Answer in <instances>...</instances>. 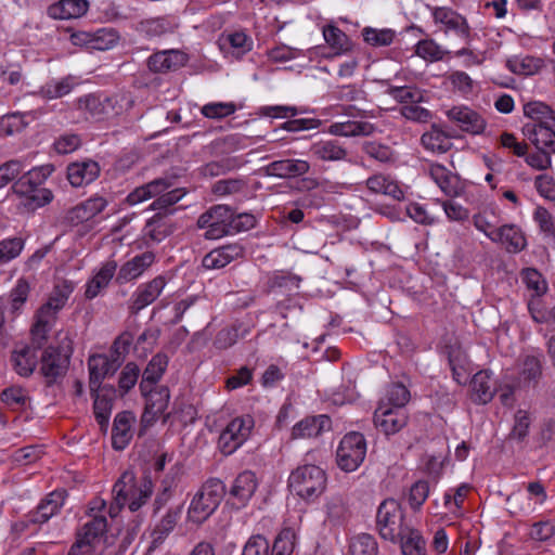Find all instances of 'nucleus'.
<instances>
[{
  "label": "nucleus",
  "mask_w": 555,
  "mask_h": 555,
  "mask_svg": "<svg viewBox=\"0 0 555 555\" xmlns=\"http://www.w3.org/2000/svg\"><path fill=\"white\" fill-rule=\"evenodd\" d=\"M68 296L69 285L66 282L62 286L59 284L54 286L48 301L37 310L34 317V323L30 328V346L41 349L47 343L56 314L65 306Z\"/></svg>",
  "instance_id": "1"
},
{
  "label": "nucleus",
  "mask_w": 555,
  "mask_h": 555,
  "mask_svg": "<svg viewBox=\"0 0 555 555\" xmlns=\"http://www.w3.org/2000/svg\"><path fill=\"white\" fill-rule=\"evenodd\" d=\"M152 493V481L145 478L140 487L135 485L132 472H125L113 487L114 502L109 506V516L115 517L120 508L128 504L131 512L138 511Z\"/></svg>",
  "instance_id": "2"
},
{
  "label": "nucleus",
  "mask_w": 555,
  "mask_h": 555,
  "mask_svg": "<svg viewBox=\"0 0 555 555\" xmlns=\"http://www.w3.org/2000/svg\"><path fill=\"white\" fill-rule=\"evenodd\" d=\"M225 494V486L218 478H209L193 496L188 518L194 524H203L219 506Z\"/></svg>",
  "instance_id": "3"
},
{
  "label": "nucleus",
  "mask_w": 555,
  "mask_h": 555,
  "mask_svg": "<svg viewBox=\"0 0 555 555\" xmlns=\"http://www.w3.org/2000/svg\"><path fill=\"white\" fill-rule=\"evenodd\" d=\"M288 487L301 499L314 500L325 490V472L312 464L298 466L288 478Z\"/></svg>",
  "instance_id": "4"
},
{
  "label": "nucleus",
  "mask_w": 555,
  "mask_h": 555,
  "mask_svg": "<svg viewBox=\"0 0 555 555\" xmlns=\"http://www.w3.org/2000/svg\"><path fill=\"white\" fill-rule=\"evenodd\" d=\"M60 345H50L41 356V373L50 382H55L66 374L69 365V334L59 335Z\"/></svg>",
  "instance_id": "5"
},
{
  "label": "nucleus",
  "mask_w": 555,
  "mask_h": 555,
  "mask_svg": "<svg viewBox=\"0 0 555 555\" xmlns=\"http://www.w3.org/2000/svg\"><path fill=\"white\" fill-rule=\"evenodd\" d=\"M376 524L383 539L397 542L408 527L404 525V514L401 505L395 499L384 500L376 515Z\"/></svg>",
  "instance_id": "6"
},
{
  "label": "nucleus",
  "mask_w": 555,
  "mask_h": 555,
  "mask_svg": "<svg viewBox=\"0 0 555 555\" xmlns=\"http://www.w3.org/2000/svg\"><path fill=\"white\" fill-rule=\"evenodd\" d=\"M366 441L362 434L351 431L345 435L336 451L338 466L345 472L356 470L364 461Z\"/></svg>",
  "instance_id": "7"
},
{
  "label": "nucleus",
  "mask_w": 555,
  "mask_h": 555,
  "mask_svg": "<svg viewBox=\"0 0 555 555\" xmlns=\"http://www.w3.org/2000/svg\"><path fill=\"white\" fill-rule=\"evenodd\" d=\"M40 185L37 180L30 178L29 172L13 184V192L21 197L20 207H23L25 211H34L52 201V192L40 188Z\"/></svg>",
  "instance_id": "8"
},
{
  "label": "nucleus",
  "mask_w": 555,
  "mask_h": 555,
  "mask_svg": "<svg viewBox=\"0 0 555 555\" xmlns=\"http://www.w3.org/2000/svg\"><path fill=\"white\" fill-rule=\"evenodd\" d=\"M232 209L227 205H215L198 217L197 225L206 229L207 240H217L231 234Z\"/></svg>",
  "instance_id": "9"
},
{
  "label": "nucleus",
  "mask_w": 555,
  "mask_h": 555,
  "mask_svg": "<svg viewBox=\"0 0 555 555\" xmlns=\"http://www.w3.org/2000/svg\"><path fill=\"white\" fill-rule=\"evenodd\" d=\"M254 426V421L247 417H235L222 430L219 437L220 450L223 454H232L247 439Z\"/></svg>",
  "instance_id": "10"
},
{
  "label": "nucleus",
  "mask_w": 555,
  "mask_h": 555,
  "mask_svg": "<svg viewBox=\"0 0 555 555\" xmlns=\"http://www.w3.org/2000/svg\"><path fill=\"white\" fill-rule=\"evenodd\" d=\"M118 40V31L114 28H100L94 33L72 29V44L87 50L105 51L115 47Z\"/></svg>",
  "instance_id": "11"
},
{
  "label": "nucleus",
  "mask_w": 555,
  "mask_h": 555,
  "mask_svg": "<svg viewBox=\"0 0 555 555\" xmlns=\"http://www.w3.org/2000/svg\"><path fill=\"white\" fill-rule=\"evenodd\" d=\"M433 18L436 24L441 25V29L447 33H454L457 37L464 39L467 43L470 39V27L467 20L449 7H429Z\"/></svg>",
  "instance_id": "12"
},
{
  "label": "nucleus",
  "mask_w": 555,
  "mask_h": 555,
  "mask_svg": "<svg viewBox=\"0 0 555 555\" xmlns=\"http://www.w3.org/2000/svg\"><path fill=\"white\" fill-rule=\"evenodd\" d=\"M93 399V414L101 431L106 433L109 426V418L114 403L117 398L115 386L105 384L99 387L95 391L90 390Z\"/></svg>",
  "instance_id": "13"
},
{
  "label": "nucleus",
  "mask_w": 555,
  "mask_h": 555,
  "mask_svg": "<svg viewBox=\"0 0 555 555\" xmlns=\"http://www.w3.org/2000/svg\"><path fill=\"white\" fill-rule=\"evenodd\" d=\"M409 416L403 409L379 404L374 412L375 427L386 436L399 433L408 424Z\"/></svg>",
  "instance_id": "14"
},
{
  "label": "nucleus",
  "mask_w": 555,
  "mask_h": 555,
  "mask_svg": "<svg viewBox=\"0 0 555 555\" xmlns=\"http://www.w3.org/2000/svg\"><path fill=\"white\" fill-rule=\"evenodd\" d=\"M107 519L104 515H89V518L76 529L75 542L101 548V542L107 532Z\"/></svg>",
  "instance_id": "15"
},
{
  "label": "nucleus",
  "mask_w": 555,
  "mask_h": 555,
  "mask_svg": "<svg viewBox=\"0 0 555 555\" xmlns=\"http://www.w3.org/2000/svg\"><path fill=\"white\" fill-rule=\"evenodd\" d=\"M145 397V408L142 414V422L146 424L154 423L164 415L168 408L170 391L167 386H150L149 391H141Z\"/></svg>",
  "instance_id": "16"
},
{
  "label": "nucleus",
  "mask_w": 555,
  "mask_h": 555,
  "mask_svg": "<svg viewBox=\"0 0 555 555\" xmlns=\"http://www.w3.org/2000/svg\"><path fill=\"white\" fill-rule=\"evenodd\" d=\"M119 367L118 361L112 360L106 353L90 356L88 359L89 389L95 391L102 387L103 380L113 376Z\"/></svg>",
  "instance_id": "17"
},
{
  "label": "nucleus",
  "mask_w": 555,
  "mask_h": 555,
  "mask_svg": "<svg viewBox=\"0 0 555 555\" xmlns=\"http://www.w3.org/2000/svg\"><path fill=\"white\" fill-rule=\"evenodd\" d=\"M447 116L462 131L472 134H479L486 128L485 118L467 106H454L447 112Z\"/></svg>",
  "instance_id": "18"
},
{
  "label": "nucleus",
  "mask_w": 555,
  "mask_h": 555,
  "mask_svg": "<svg viewBox=\"0 0 555 555\" xmlns=\"http://www.w3.org/2000/svg\"><path fill=\"white\" fill-rule=\"evenodd\" d=\"M135 415L131 411L117 413L112 428V447L121 451L127 448L133 437V424Z\"/></svg>",
  "instance_id": "19"
},
{
  "label": "nucleus",
  "mask_w": 555,
  "mask_h": 555,
  "mask_svg": "<svg viewBox=\"0 0 555 555\" xmlns=\"http://www.w3.org/2000/svg\"><path fill=\"white\" fill-rule=\"evenodd\" d=\"M489 238L494 243L502 244L508 253H519L527 246L524 232L516 224H504L496 230H491Z\"/></svg>",
  "instance_id": "20"
},
{
  "label": "nucleus",
  "mask_w": 555,
  "mask_h": 555,
  "mask_svg": "<svg viewBox=\"0 0 555 555\" xmlns=\"http://www.w3.org/2000/svg\"><path fill=\"white\" fill-rule=\"evenodd\" d=\"M470 399L478 404L490 402L496 392V383L489 370L477 372L470 379Z\"/></svg>",
  "instance_id": "21"
},
{
  "label": "nucleus",
  "mask_w": 555,
  "mask_h": 555,
  "mask_svg": "<svg viewBox=\"0 0 555 555\" xmlns=\"http://www.w3.org/2000/svg\"><path fill=\"white\" fill-rule=\"evenodd\" d=\"M555 124L541 125L535 122H527L522 127V133L537 147V150H545L555 153Z\"/></svg>",
  "instance_id": "22"
},
{
  "label": "nucleus",
  "mask_w": 555,
  "mask_h": 555,
  "mask_svg": "<svg viewBox=\"0 0 555 555\" xmlns=\"http://www.w3.org/2000/svg\"><path fill=\"white\" fill-rule=\"evenodd\" d=\"M166 285L164 276L158 275L152 281L142 284L133 294L132 302L130 306L131 313H138L152 302H154Z\"/></svg>",
  "instance_id": "23"
},
{
  "label": "nucleus",
  "mask_w": 555,
  "mask_h": 555,
  "mask_svg": "<svg viewBox=\"0 0 555 555\" xmlns=\"http://www.w3.org/2000/svg\"><path fill=\"white\" fill-rule=\"evenodd\" d=\"M332 427L331 418L325 415L307 416L292 429L293 439H305L319 437L323 431L330 430Z\"/></svg>",
  "instance_id": "24"
},
{
  "label": "nucleus",
  "mask_w": 555,
  "mask_h": 555,
  "mask_svg": "<svg viewBox=\"0 0 555 555\" xmlns=\"http://www.w3.org/2000/svg\"><path fill=\"white\" fill-rule=\"evenodd\" d=\"M106 206V201L102 197H91L72 208V223L78 221L82 223L83 232H90L93 228L91 221Z\"/></svg>",
  "instance_id": "25"
},
{
  "label": "nucleus",
  "mask_w": 555,
  "mask_h": 555,
  "mask_svg": "<svg viewBox=\"0 0 555 555\" xmlns=\"http://www.w3.org/2000/svg\"><path fill=\"white\" fill-rule=\"evenodd\" d=\"M75 122L82 120H103L105 119L103 99L95 94H87L79 98L74 108Z\"/></svg>",
  "instance_id": "26"
},
{
  "label": "nucleus",
  "mask_w": 555,
  "mask_h": 555,
  "mask_svg": "<svg viewBox=\"0 0 555 555\" xmlns=\"http://www.w3.org/2000/svg\"><path fill=\"white\" fill-rule=\"evenodd\" d=\"M186 62V55L179 50H165L152 54L147 59V67L153 73L176 70Z\"/></svg>",
  "instance_id": "27"
},
{
  "label": "nucleus",
  "mask_w": 555,
  "mask_h": 555,
  "mask_svg": "<svg viewBox=\"0 0 555 555\" xmlns=\"http://www.w3.org/2000/svg\"><path fill=\"white\" fill-rule=\"evenodd\" d=\"M154 261L155 255L152 251H144L134 256L120 267L116 275V282L125 284L138 279Z\"/></svg>",
  "instance_id": "28"
},
{
  "label": "nucleus",
  "mask_w": 555,
  "mask_h": 555,
  "mask_svg": "<svg viewBox=\"0 0 555 555\" xmlns=\"http://www.w3.org/2000/svg\"><path fill=\"white\" fill-rule=\"evenodd\" d=\"M175 184L173 179L162 177L134 189L126 198L130 205H135L152 197H158Z\"/></svg>",
  "instance_id": "29"
},
{
  "label": "nucleus",
  "mask_w": 555,
  "mask_h": 555,
  "mask_svg": "<svg viewBox=\"0 0 555 555\" xmlns=\"http://www.w3.org/2000/svg\"><path fill=\"white\" fill-rule=\"evenodd\" d=\"M268 173L278 178H297L310 170V164L304 159L286 158L274 160L268 165Z\"/></svg>",
  "instance_id": "30"
},
{
  "label": "nucleus",
  "mask_w": 555,
  "mask_h": 555,
  "mask_svg": "<svg viewBox=\"0 0 555 555\" xmlns=\"http://www.w3.org/2000/svg\"><path fill=\"white\" fill-rule=\"evenodd\" d=\"M258 487L255 473L244 470L236 476L230 489V495L234 498L241 506H245L254 495Z\"/></svg>",
  "instance_id": "31"
},
{
  "label": "nucleus",
  "mask_w": 555,
  "mask_h": 555,
  "mask_svg": "<svg viewBox=\"0 0 555 555\" xmlns=\"http://www.w3.org/2000/svg\"><path fill=\"white\" fill-rule=\"evenodd\" d=\"M310 153L322 162H340L346 159L347 149L337 140H320L310 146Z\"/></svg>",
  "instance_id": "32"
},
{
  "label": "nucleus",
  "mask_w": 555,
  "mask_h": 555,
  "mask_svg": "<svg viewBox=\"0 0 555 555\" xmlns=\"http://www.w3.org/2000/svg\"><path fill=\"white\" fill-rule=\"evenodd\" d=\"M65 500L66 490H54L41 500L37 508L31 513L38 522L42 525L60 511Z\"/></svg>",
  "instance_id": "33"
},
{
  "label": "nucleus",
  "mask_w": 555,
  "mask_h": 555,
  "mask_svg": "<svg viewBox=\"0 0 555 555\" xmlns=\"http://www.w3.org/2000/svg\"><path fill=\"white\" fill-rule=\"evenodd\" d=\"M167 366L168 357L165 353L159 352L153 356L142 373V379L139 385L140 391H149L150 386H155L163 377Z\"/></svg>",
  "instance_id": "34"
},
{
  "label": "nucleus",
  "mask_w": 555,
  "mask_h": 555,
  "mask_svg": "<svg viewBox=\"0 0 555 555\" xmlns=\"http://www.w3.org/2000/svg\"><path fill=\"white\" fill-rule=\"evenodd\" d=\"M37 350L34 346L25 345L12 352L11 360L18 375L26 377L33 374L38 363Z\"/></svg>",
  "instance_id": "35"
},
{
  "label": "nucleus",
  "mask_w": 555,
  "mask_h": 555,
  "mask_svg": "<svg viewBox=\"0 0 555 555\" xmlns=\"http://www.w3.org/2000/svg\"><path fill=\"white\" fill-rule=\"evenodd\" d=\"M366 186L372 193L384 194L396 201L404 198V193L398 182L382 173L370 177L366 180Z\"/></svg>",
  "instance_id": "36"
},
{
  "label": "nucleus",
  "mask_w": 555,
  "mask_h": 555,
  "mask_svg": "<svg viewBox=\"0 0 555 555\" xmlns=\"http://www.w3.org/2000/svg\"><path fill=\"white\" fill-rule=\"evenodd\" d=\"M387 86L386 93L401 104H418L424 101L425 92L413 86H392L389 80L383 81Z\"/></svg>",
  "instance_id": "37"
},
{
  "label": "nucleus",
  "mask_w": 555,
  "mask_h": 555,
  "mask_svg": "<svg viewBox=\"0 0 555 555\" xmlns=\"http://www.w3.org/2000/svg\"><path fill=\"white\" fill-rule=\"evenodd\" d=\"M397 542H400L403 555H426V541L416 529L408 526Z\"/></svg>",
  "instance_id": "38"
},
{
  "label": "nucleus",
  "mask_w": 555,
  "mask_h": 555,
  "mask_svg": "<svg viewBox=\"0 0 555 555\" xmlns=\"http://www.w3.org/2000/svg\"><path fill=\"white\" fill-rule=\"evenodd\" d=\"M100 173L96 162L88 159L81 163H72V186L87 185L93 182Z\"/></svg>",
  "instance_id": "39"
},
{
  "label": "nucleus",
  "mask_w": 555,
  "mask_h": 555,
  "mask_svg": "<svg viewBox=\"0 0 555 555\" xmlns=\"http://www.w3.org/2000/svg\"><path fill=\"white\" fill-rule=\"evenodd\" d=\"M421 142L426 150L437 153H446L452 145L450 135L436 125H433L431 129L422 135Z\"/></svg>",
  "instance_id": "40"
},
{
  "label": "nucleus",
  "mask_w": 555,
  "mask_h": 555,
  "mask_svg": "<svg viewBox=\"0 0 555 555\" xmlns=\"http://www.w3.org/2000/svg\"><path fill=\"white\" fill-rule=\"evenodd\" d=\"M133 99L130 93H116L103 98L105 119L122 114L133 106Z\"/></svg>",
  "instance_id": "41"
},
{
  "label": "nucleus",
  "mask_w": 555,
  "mask_h": 555,
  "mask_svg": "<svg viewBox=\"0 0 555 555\" xmlns=\"http://www.w3.org/2000/svg\"><path fill=\"white\" fill-rule=\"evenodd\" d=\"M137 30L147 38H155L170 33L172 30V24L164 16L152 17L139 22Z\"/></svg>",
  "instance_id": "42"
},
{
  "label": "nucleus",
  "mask_w": 555,
  "mask_h": 555,
  "mask_svg": "<svg viewBox=\"0 0 555 555\" xmlns=\"http://www.w3.org/2000/svg\"><path fill=\"white\" fill-rule=\"evenodd\" d=\"M140 367L134 362H128L121 370L117 380V396L124 398L138 383L140 376Z\"/></svg>",
  "instance_id": "43"
},
{
  "label": "nucleus",
  "mask_w": 555,
  "mask_h": 555,
  "mask_svg": "<svg viewBox=\"0 0 555 555\" xmlns=\"http://www.w3.org/2000/svg\"><path fill=\"white\" fill-rule=\"evenodd\" d=\"M172 233L171 227L166 222L165 215L155 214L146 221L144 227V235L153 242H162Z\"/></svg>",
  "instance_id": "44"
},
{
  "label": "nucleus",
  "mask_w": 555,
  "mask_h": 555,
  "mask_svg": "<svg viewBox=\"0 0 555 555\" xmlns=\"http://www.w3.org/2000/svg\"><path fill=\"white\" fill-rule=\"evenodd\" d=\"M524 113L535 124H555L554 111L543 102L533 101L524 105Z\"/></svg>",
  "instance_id": "45"
},
{
  "label": "nucleus",
  "mask_w": 555,
  "mask_h": 555,
  "mask_svg": "<svg viewBox=\"0 0 555 555\" xmlns=\"http://www.w3.org/2000/svg\"><path fill=\"white\" fill-rule=\"evenodd\" d=\"M323 36L326 43L335 49L337 54L346 53L352 49L349 37L334 25H327L323 28Z\"/></svg>",
  "instance_id": "46"
},
{
  "label": "nucleus",
  "mask_w": 555,
  "mask_h": 555,
  "mask_svg": "<svg viewBox=\"0 0 555 555\" xmlns=\"http://www.w3.org/2000/svg\"><path fill=\"white\" fill-rule=\"evenodd\" d=\"M508 68L517 75H534L543 66V60L534 56L515 57L507 61Z\"/></svg>",
  "instance_id": "47"
},
{
  "label": "nucleus",
  "mask_w": 555,
  "mask_h": 555,
  "mask_svg": "<svg viewBox=\"0 0 555 555\" xmlns=\"http://www.w3.org/2000/svg\"><path fill=\"white\" fill-rule=\"evenodd\" d=\"M430 175L439 188L449 196L459 195V182L455 176L450 175L442 166H435Z\"/></svg>",
  "instance_id": "48"
},
{
  "label": "nucleus",
  "mask_w": 555,
  "mask_h": 555,
  "mask_svg": "<svg viewBox=\"0 0 555 555\" xmlns=\"http://www.w3.org/2000/svg\"><path fill=\"white\" fill-rule=\"evenodd\" d=\"M248 333L242 324H234L231 327L222 328L216 335L214 345L218 349H228L232 347L238 338H243Z\"/></svg>",
  "instance_id": "49"
},
{
  "label": "nucleus",
  "mask_w": 555,
  "mask_h": 555,
  "mask_svg": "<svg viewBox=\"0 0 555 555\" xmlns=\"http://www.w3.org/2000/svg\"><path fill=\"white\" fill-rule=\"evenodd\" d=\"M184 195L185 191L180 188L170 191L167 190L151 204L150 208L152 210H159L158 212H162L166 217L173 212L170 207L177 204Z\"/></svg>",
  "instance_id": "50"
},
{
  "label": "nucleus",
  "mask_w": 555,
  "mask_h": 555,
  "mask_svg": "<svg viewBox=\"0 0 555 555\" xmlns=\"http://www.w3.org/2000/svg\"><path fill=\"white\" fill-rule=\"evenodd\" d=\"M449 364L452 370L454 380L464 385L468 379V360L467 357L460 350H452L449 353Z\"/></svg>",
  "instance_id": "51"
},
{
  "label": "nucleus",
  "mask_w": 555,
  "mask_h": 555,
  "mask_svg": "<svg viewBox=\"0 0 555 555\" xmlns=\"http://www.w3.org/2000/svg\"><path fill=\"white\" fill-rule=\"evenodd\" d=\"M132 343L133 335L130 332L125 331L115 338L111 346L109 352L106 356L112 360L118 361V364L121 366Z\"/></svg>",
  "instance_id": "52"
},
{
  "label": "nucleus",
  "mask_w": 555,
  "mask_h": 555,
  "mask_svg": "<svg viewBox=\"0 0 555 555\" xmlns=\"http://www.w3.org/2000/svg\"><path fill=\"white\" fill-rule=\"evenodd\" d=\"M247 189V181L242 178L222 179L211 188V192L217 196L235 195L245 192Z\"/></svg>",
  "instance_id": "53"
},
{
  "label": "nucleus",
  "mask_w": 555,
  "mask_h": 555,
  "mask_svg": "<svg viewBox=\"0 0 555 555\" xmlns=\"http://www.w3.org/2000/svg\"><path fill=\"white\" fill-rule=\"evenodd\" d=\"M410 398V391L403 384L393 383L388 387L386 398L379 404H389V406L395 409H403Z\"/></svg>",
  "instance_id": "54"
},
{
  "label": "nucleus",
  "mask_w": 555,
  "mask_h": 555,
  "mask_svg": "<svg viewBox=\"0 0 555 555\" xmlns=\"http://www.w3.org/2000/svg\"><path fill=\"white\" fill-rule=\"evenodd\" d=\"M377 542L373 535L361 533L352 538L349 545V555H377Z\"/></svg>",
  "instance_id": "55"
},
{
  "label": "nucleus",
  "mask_w": 555,
  "mask_h": 555,
  "mask_svg": "<svg viewBox=\"0 0 555 555\" xmlns=\"http://www.w3.org/2000/svg\"><path fill=\"white\" fill-rule=\"evenodd\" d=\"M25 246V240L21 236L4 238L0 241V264L10 262L17 258Z\"/></svg>",
  "instance_id": "56"
},
{
  "label": "nucleus",
  "mask_w": 555,
  "mask_h": 555,
  "mask_svg": "<svg viewBox=\"0 0 555 555\" xmlns=\"http://www.w3.org/2000/svg\"><path fill=\"white\" fill-rule=\"evenodd\" d=\"M0 399L11 410L23 409L29 400L26 390L18 386L3 389Z\"/></svg>",
  "instance_id": "57"
},
{
  "label": "nucleus",
  "mask_w": 555,
  "mask_h": 555,
  "mask_svg": "<svg viewBox=\"0 0 555 555\" xmlns=\"http://www.w3.org/2000/svg\"><path fill=\"white\" fill-rule=\"evenodd\" d=\"M295 537L293 529H283L274 540L270 555H292L295 547Z\"/></svg>",
  "instance_id": "58"
},
{
  "label": "nucleus",
  "mask_w": 555,
  "mask_h": 555,
  "mask_svg": "<svg viewBox=\"0 0 555 555\" xmlns=\"http://www.w3.org/2000/svg\"><path fill=\"white\" fill-rule=\"evenodd\" d=\"M363 39L373 47L390 46L395 39V31L391 29H375L365 27L362 30Z\"/></svg>",
  "instance_id": "59"
},
{
  "label": "nucleus",
  "mask_w": 555,
  "mask_h": 555,
  "mask_svg": "<svg viewBox=\"0 0 555 555\" xmlns=\"http://www.w3.org/2000/svg\"><path fill=\"white\" fill-rule=\"evenodd\" d=\"M30 293V285L24 278L16 281L15 286L10 292V304L13 313L21 311L22 307L26 304Z\"/></svg>",
  "instance_id": "60"
},
{
  "label": "nucleus",
  "mask_w": 555,
  "mask_h": 555,
  "mask_svg": "<svg viewBox=\"0 0 555 555\" xmlns=\"http://www.w3.org/2000/svg\"><path fill=\"white\" fill-rule=\"evenodd\" d=\"M542 376V362L535 356H526L520 369V377L527 383L535 385Z\"/></svg>",
  "instance_id": "61"
},
{
  "label": "nucleus",
  "mask_w": 555,
  "mask_h": 555,
  "mask_svg": "<svg viewBox=\"0 0 555 555\" xmlns=\"http://www.w3.org/2000/svg\"><path fill=\"white\" fill-rule=\"evenodd\" d=\"M415 53L426 61L437 62L443 59L446 51L433 39H424L416 44Z\"/></svg>",
  "instance_id": "62"
},
{
  "label": "nucleus",
  "mask_w": 555,
  "mask_h": 555,
  "mask_svg": "<svg viewBox=\"0 0 555 555\" xmlns=\"http://www.w3.org/2000/svg\"><path fill=\"white\" fill-rule=\"evenodd\" d=\"M522 279L528 289L534 292L533 296L541 297L547 292V283L538 270L533 268L525 269L522 271Z\"/></svg>",
  "instance_id": "63"
},
{
  "label": "nucleus",
  "mask_w": 555,
  "mask_h": 555,
  "mask_svg": "<svg viewBox=\"0 0 555 555\" xmlns=\"http://www.w3.org/2000/svg\"><path fill=\"white\" fill-rule=\"evenodd\" d=\"M301 279L291 272L279 271L273 273L269 279V287L274 288H286L288 291L298 289Z\"/></svg>",
  "instance_id": "64"
}]
</instances>
